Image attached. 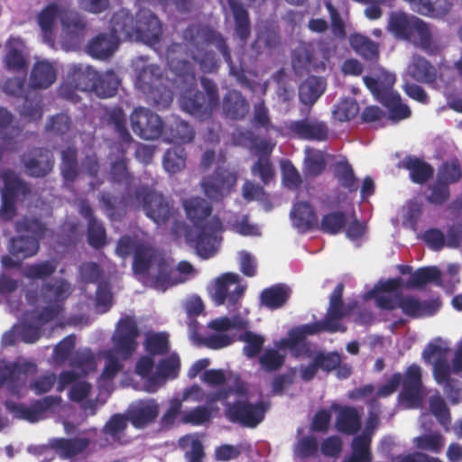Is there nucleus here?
<instances>
[{
  "instance_id": "nucleus-1",
  "label": "nucleus",
  "mask_w": 462,
  "mask_h": 462,
  "mask_svg": "<svg viewBox=\"0 0 462 462\" xmlns=\"http://www.w3.org/2000/svg\"><path fill=\"white\" fill-rule=\"evenodd\" d=\"M182 37L196 49H199L203 44H212L223 56L224 60L229 67V72L238 82L243 85H249L245 71L237 68L232 60L231 51L226 38L214 28L202 23H191L186 27L182 32Z\"/></svg>"
},
{
  "instance_id": "nucleus-2",
  "label": "nucleus",
  "mask_w": 462,
  "mask_h": 462,
  "mask_svg": "<svg viewBox=\"0 0 462 462\" xmlns=\"http://www.w3.org/2000/svg\"><path fill=\"white\" fill-rule=\"evenodd\" d=\"M159 65L143 66L138 72L134 85L146 96L147 101L158 110L166 109L173 101V93Z\"/></svg>"
},
{
  "instance_id": "nucleus-3",
  "label": "nucleus",
  "mask_w": 462,
  "mask_h": 462,
  "mask_svg": "<svg viewBox=\"0 0 462 462\" xmlns=\"http://www.w3.org/2000/svg\"><path fill=\"white\" fill-rule=\"evenodd\" d=\"M200 84L206 94L199 89L188 88L180 97V106L183 111L199 119L211 117L219 105V94L217 84L207 77L200 78Z\"/></svg>"
},
{
  "instance_id": "nucleus-4",
  "label": "nucleus",
  "mask_w": 462,
  "mask_h": 462,
  "mask_svg": "<svg viewBox=\"0 0 462 462\" xmlns=\"http://www.w3.org/2000/svg\"><path fill=\"white\" fill-rule=\"evenodd\" d=\"M134 198L145 216L159 226L167 225L179 216L173 199L161 192L142 186L135 189Z\"/></svg>"
},
{
  "instance_id": "nucleus-5",
  "label": "nucleus",
  "mask_w": 462,
  "mask_h": 462,
  "mask_svg": "<svg viewBox=\"0 0 462 462\" xmlns=\"http://www.w3.org/2000/svg\"><path fill=\"white\" fill-rule=\"evenodd\" d=\"M246 291V285L237 273H226L217 277L208 289L211 300L216 306L226 305L237 309Z\"/></svg>"
},
{
  "instance_id": "nucleus-6",
  "label": "nucleus",
  "mask_w": 462,
  "mask_h": 462,
  "mask_svg": "<svg viewBox=\"0 0 462 462\" xmlns=\"http://www.w3.org/2000/svg\"><path fill=\"white\" fill-rule=\"evenodd\" d=\"M180 229L184 231L186 243L193 246L201 258L208 259L216 254L217 234L222 227L208 229L203 226L193 229L183 221H174L172 233L178 236Z\"/></svg>"
},
{
  "instance_id": "nucleus-7",
  "label": "nucleus",
  "mask_w": 462,
  "mask_h": 462,
  "mask_svg": "<svg viewBox=\"0 0 462 462\" xmlns=\"http://www.w3.org/2000/svg\"><path fill=\"white\" fill-rule=\"evenodd\" d=\"M268 408L263 401L252 403L247 400H237L226 404L225 414L229 421L254 429L264 420Z\"/></svg>"
},
{
  "instance_id": "nucleus-8",
  "label": "nucleus",
  "mask_w": 462,
  "mask_h": 462,
  "mask_svg": "<svg viewBox=\"0 0 462 462\" xmlns=\"http://www.w3.org/2000/svg\"><path fill=\"white\" fill-rule=\"evenodd\" d=\"M139 335L140 330L134 317L120 319L111 338L113 348L109 351L116 353L124 361L129 359L136 351Z\"/></svg>"
},
{
  "instance_id": "nucleus-9",
  "label": "nucleus",
  "mask_w": 462,
  "mask_h": 462,
  "mask_svg": "<svg viewBox=\"0 0 462 462\" xmlns=\"http://www.w3.org/2000/svg\"><path fill=\"white\" fill-rule=\"evenodd\" d=\"M402 389L399 400L407 409H419L426 397L422 383L421 368L417 364L410 365L402 376Z\"/></svg>"
},
{
  "instance_id": "nucleus-10",
  "label": "nucleus",
  "mask_w": 462,
  "mask_h": 462,
  "mask_svg": "<svg viewBox=\"0 0 462 462\" xmlns=\"http://www.w3.org/2000/svg\"><path fill=\"white\" fill-rule=\"evenodd\" d=\"M182 207L187 218L192 224L191 228L206 226L208 229L222 227L221 220L212 216L213 207L205 199L200 197H191L182 201Z\"/></svg>"
},
{
  "instance_id": "nucleus-11",
  "label": "nucleus",
  "mask_w": 462,
  "mask_h": 462,
  "mask_svg": "<svg viewBox=\"0 0 462 462\" xmlns=\"http://www.w3.org/2000/svg\"><path fill=\"white\" fill-rule=\"evenodd\" d=\"M133 132L142 139L155 140L163 133L162 118L145 107L135 108L130 116Z\"/></svg>"
},
{
  "instance_id": "nucleus-12",
  "label": "nucleus",
  "mask_w": 462,
  "mask_h": 462,
  "mask_svg": "<svg viewBox=\"0 0 462 462\" xmlns=\"http://www.w3.org/2000/svg\"><path fill=\"white\" fill-rule=\"evenodd\" d=\"M236 182V176L234 173L217 167L212 174L202 179L200 186L208 199L219 202L229 195Z\"/></svg>"
},
{
  "instance_id": "nucleus-13",
  "label": "nucleus",
  "mask_w": 462,
  "mask_h": 462,
  "mask_svg": "<svg viewBox=\"0 0 462 462\" xmlns=\"http://www.w3.org/2000/svg\"><path fill=\"white\" fill-rule=\"evenodd\" d=\"M344 284L338 283L329 297V305L325 319L329 324L337 328V332H346V327L342 323V319L349 316L357 307L356 300H351L346 304L343 301Z\"/></svg>"
},
{
  "instance_id": "nucleus-14",
  "label": "nucleus",
  "mask_w": 462,
  "mask_h": 462,
  "mask_svg": "<svg viewBox=\"0 0 462 462\" xmlns=\"http://www.w3.org/2000/svg\"><path fill=\"white\" fill-rule=\"evenodd\" d=\"M289 134L302 140L322 142L328 137V125L315 118H303L285 124Z\"/></svg>"
},
{
  "instance_id": "nucleus-15",
  "label": "nucleus",
  "mask_w": 462,
  "mask_h": 462,
  "mask_svg": "<svg viewBox=\"0 0 462 462\" xmlns=\"http://www.w3.org/2000/svg\"><path fill=\"white\" fill-rule=\"evenodd\" d=\"M162 35L159 18L150 11H141L136 15L134 38L147 44H156Z\"/></svg>"
},
{
  "instance_id": "nucleus-16",
  "label": "nucleus",
  "mask_w": 462,
  "mask_h": 462,
  "mask_svg": "<svg viewBox=\"0 0 462 462\" xmlns=\"http://www.w3.org/2000/svg\"><path fill=\"white\" fill-rule=\"evenodd\" d=\"M182 51L183 46L181 43H171L167 48L166 51L167 63L171 70H172L177 77L181 79L183 82L188 83L190 87L196 86L197 79L194 63L177 57V53Z\"/></svg>"
},
{
  "instance_id": "nucleus-17",
  "label": "nucleus",
  "mask_w": 462,
  "mask_h": 462,
  "mask_svg": "<svg viewBox=\"0 0 462 462\" xmlns=\"http://www.w3.org/2000/svg\"><path fill=\"white\" fill-rule=\"evenodd\" d=\"M22 162L28 176L32 178H44L49 175L54 167V158L47 149L35 148L32 156H22Z\"/></svg>"
},
{
  "instance_id": "nucleus-18",
  "label": "nucleus",
  "mask_w": 462,
  "mask_h": 462,
  "mask_svg": "<svg viewBox=\"0 0 462 462\" xmlns=\"http://www.w3.org/2000/svg\"><path fill=\"white\" fill-rule=\"evenodd\" d=\"M330 408L337 412L335 427L338 432L355 435L361 430L362 414L357 408L337 403H333Z\"/></svg>"
},
{
  "instance_id": "nucleus-19",
  "label": "nucleus",
  "mask_w": 462,
  "mask_h": 462,
  "mask_svg": "<svg viewBox=\"0 0 462 462\" xmlns=\"http://www.w3.org/2000/svg\"><path fill=\"white\" fill-rule=\"evenodd\" d=\"M79 212L88 221V245L95 249L103 248L106 244V231L104 224L95 217L93 208L86 200L79 204Z\"/></svg>"
},
{
  "instance_id": "nucleus-20",
  "label": "nucleus",
  "mask_w": 462,
  "mask_h": 462,
  "mask_svg": "<svg viewBox=\"0 0 462 462\" xmlns=\"http://www.w3.org/2000/svg\"><path fill=\"white\" fill-rule=\"evenodd\" d=\"M90 442V439L85 437L54 438L50 439L48 446H44L42 448L54 450L61 459H70L83 453Z\"/></svg>"
},
{
  "instance_id": "nucleus-21",
  "label": "nucleus",
  "mask_w": 462,
  "mask_h": 462,
  "mask_svg": "<svg viewBox=\"0 0 462 462\" xmlns=\"http://www.w3.org/2000/svg\"><path fill=\"white\" fill-rule=\"evenodd\" d=\"M119 43L120 40L117 35L111 32H100L89 40L86 50L92 58L106 60L114 55Z\"/></svg>"
},
{
  "instance_id": "nucleus-22",
  "label": "nucleus",
  "mask_w": 462,
  "mask_h": 462,
  "mask_svg": "<svg viewBox=\"0 0 462 462\" xmlns=\"http://www.w3.org/2000/svg\"><path fill=\"white\" fill-rule=\"evenodd\" d=\"M250 105L246 97L236 89L228 90L222 99V111L226 118L242 121L248 115Z\"/></svg>"
},
{
  "instance_id": "nucleus-23",
  "label": "nucleus",
  "mask_w": 462,
  "mask_h": 462,
  "mask_svg": "<svg viewBox=\"0 0 462 462\" xmlns=\"http://www.w3.org/2000/svg\"><path fill=\"white\" fill-rule=\"evenodd\" d=\"M72 292L70 283L64 278H54L42 284L40 298L46 304H60L64 308L66 300Z\"/></svg>"
},
{
  "instance_id": "nucleus-24",
  "label": "nucleus",
  "mask_w": 462,
  "mask_h": 462,
  "mask_svg": "<svg viewBox=\"0 0 462 462\" xmlns=\"http://www.w3.org/2000/svg\"><path fill=\"white\" fill-rule=\"evenodd\" d=\"M160 412L154 399L142 400L128 411V420L136 429H143L155 421Z\"/></svg>"
},
{
  "instance_id": "nucleus-25",
  "label": "nucleus",
  "mask_w": 462,
  "mask_h": 462,
  "mask_svg": "<svg viewBox=\"0 0 462 462\" xmlns=\"http://www.w3.org/2000/svg\"><path fill=\"white\" fill-rule=\"evenodd\" d=\"M292 65L294 69L310 71L325 70L326 64L318 57L314 45L310 42H303L293 52Z\"/></svg>"
},
{
  "instance_id": "nucleus-26",
  "label": "nucleus",
  "mask_w": 462,
  "mask_h": 462,
  "mask_svg": "<svg viewBox=\"0 0 462 462\" xmlns=\"http://www.w3.org/2000/svg\"><path fill=\"white\" fill-rule=\"evenodd\" d=\"M60 396L49 395L33 401L30 406L18 404L14 407V411L20 418L31 422H35L41 418L43 412L60 405Z\"/></svg>"
},
{
  "instance_id": "nucleus-27",
  "label": "nucleus",
  "mask_w": 462,
  "mask_h": 462,
  "mask_svg": "<svg viewBox=\"0 0 462 462\" xmlns=\"http://www.w3.org/2000/svg\"><path fill=\"white\" fill-rule=\"evenodd\" d=\"M57 79V69L48 60L36 61L30 73L29 87L32 89H47Z\"/></svg>"
},
{
  "instance_id": "nucleus-28",
  "label": "nucleus",
  "mask_w": 462,
  "mask_h": 462,
  "mask_svg": "<svg viewBox=\"0 0 462 462\" xmlns=\"http://www.w3.org/2000/svg\"><path fill=\"white\" fill-rule=\"evenodd\" d=\"M235 22V32L239 40L245 42L251 35V23L247 9L239 0H225ZM224 4V0H221Z\"/></svg>"
},
{
  "instance_id": "nucleus-29",
  "label": "nucleus",
  "mask_w": 462,
  "mask_h": 462,
  "mask_svg": "<svg viewBox=\"0 0 462 462\" xmlns=\"http://www.w3.org/2000/svg\"><path fill=\"white\" fill-rule=\"evenodd\" d=\"M291 215L294 226L301 233H306L318 227V217L313 207L309 202L300 201L295 203Z\"/></svg>"
},
{
  "instance_id": "nucleus-30",
  "label": "nucleus",
  "mask_w": 462,
  "mask_h": 462,
  "mask_svg": "<svg viewBox=\"0 0 462 462\" xmlns=\"http://www.w3.org/2000/svg\"><path fill=\"white\" fill-rule=\"evenodd\" d=\"M97 71L90 65L72 64L68 69V79L82 92H92Z\"/></svg>"
},
{
  "instance_id": "nucleus-31",
  "label": "nucleus",
  "mask_w": 462,
  "mask_h": 462,
  "mask_svg": "<svg viewBox=\"0 0 462 462\" xmlns=\"http://www.w3.org/2000/svg\"><path fill=\"white\" fill-rule=\"evenodd\" d=\"M136 25V18L125 9H120L116 12L110 20V32L117 35L120 40L121 36L126 39L134 37Z\"/></svg>"
},
{
  "instance_id": "nucleus-32",
  "label": "nucleus",
  "mask_w": 462,
  "mask_h": 462,
  "mask_svg": "<svg viewBox=\"0 0 462 462\" xmlns=\"http://www.w3.org/2000/svg\"><path fill=\"white\" fill-rule=\"evenodd\" d=\"M333 175L338 185L349 194L356 193L359 188V180L352 165L346 159L333 164Z\"/></svg>"
},
{
  "instance_id": "nucleus-33",
  "label": "nucleus",
  "mask_w": 462,
  "mask_h": 462,
  "mask_svg": "<svg viewBox=\"0 0 462 462\" xmlns=\"http://www.w3.org/2000/svg\"><path fill=\"white\" fill-rule=\"evenodd\" d=\"M402 165L409 171L411 181L417 184L427 182L434 174L430 164L415 156H406L402 161Z\"/></svg>"
},
{
  "instance_id": "nucleus-34",
  "label": "nucleus",
  "mask_w": 462,
  "mask_h": 462,
  "mask_svg": "<svg viewBox=\"0 0 462 462\" xmlns=\"http://www.w3.org/2000/svg\"><path fill=\"white\" fill-rule=\"evenodd\" d=\"M410 76L421 83L432 84L437 80V69L425 58L415 56L408 67Z\"/></svg>"
},
{
  "instance_id": "nucleus-35",
  "label": "nucleus",
  "mask_w": 462,
  "mask_h": 462,
  "mask_svg": "<svg viewBox=\"0 0 462 462\" xmlns=\"http://www.w3.org/2000/svg\"><path fill=\"white\" fill-rule=\"evenodd\" d=\"M325 80L316 76L308 77L299 88V98L304 105L312 106L324 93Z\"/></svg>"
},
{
  "instance_id": "nucleus-36",
  "label": "nucleus",
  "mask_w": 462,
  "mask_h": 462,
  "mask_svg": "<svg viewBox=\"0 0 462 462\" xmlns=\"http://www.w3.org/2000/svg\"><path fill=\"white\" fill-rule=\"evenodd\" d=\"M291 290L284 284H275L264 289L260 295L261 304L270 310L282 308L289 300Z\"/></svg>"
},
{
  "instance_id": "nucleus-37",
  "label": "nucleus",
  "mask_w": 462,
  "mask_h": 462,
  "mask_svg": "<svg viewBox=\"0 0 462 462\" xmlns=\"http://www.w3.org/2000/svg\"><path fill=\"white\" fill-rule=\"evenodd\" d=\"M380 102L387 107L389 118L393 121L406 119L411 116V109L402 102L401 96L398 93L383 91Z\"/></svg>"
},
{
  "instance_id": "nucleus-38",
  "label": "nucleus",
  "mask_w": 462,
  "mask_h": 462,
  "mask_svg": "<svg viewBox=\"0 0 462 462\" xmlns=\"http://www.w3.org/2000/svg\"><path fill=\"white\" fill-rule=\"evenodd\" d=\"M119 86V79L113 70L97 73L92 92L98 97L108 98L116 96Z\"/></svg>"
},
{
  "instance_id": "nucleus-39",
  "label": "nucleus",
  "mask_w": 462,
  "mask_h": 462,
  "mask_svg": "<svg viewBox=\"0 0 462 462\" xmlns=\"http://www.w3.org/2000/svg\"><path fill=\"white\" fill-rule=\"evenodd\" d=\"M184 42L190 48L191 59L199 67V69L203 73H213L216 72L220 65L217 55L212 51H205L204 47L208 44H203L199 50L193 47L184 38Z\"/></svg>"
},
{
  "instance_id": "nucleus-40",
  "label": "nucleus",
  "mask_w": 462,
  "mask_h": 462,
  "mask_svg": "<svg viewBox=\"0 0 462 462\" xmlns=\"http://www.w3.org/2000/svg\"><path fill=\"white\" fill-rule=\"evenodd\" d=\"M371 442V435L367 432L356 436L351 443V456L344 462H372Z\"/></svg>"
},
{
  "instance_id": "nucleus-41",
  "label": "nucleus",
  "mask_w": 462,
  "mask_h": 462,
  "mask_svg": "<svg viewBox=\"0 0 462 462\" xmlns=\"http://www.w3.org/2000/svg\"><path fill=\"white\" fill-rule=\"evenodd\" d=\"M441 283V272L436 266L420 267L412 273L406 282L409 289H420L428 283Z\"/></svg>"
},
{
  "instance_id": "nucleus-42",
  "label": "nucleus",
  "mask_w": 462,
  "mask_h": 462,
  "mask_svg": "<svg viewBox=\"0 0 462 462\" xmlns=\"http://www.w3.org/2000/svg\"><path fill=\"white\" fill-rule=\"evenodd\" d=\"M413 15L402 12H393L388 21V30L397 38L410 40L412 36Z\"/></svg>"
},
{
  "instance_id": "nucleus-43",
  "label": "nucleus",
  "mask_w": 462,
  "mask_h": 462,
  "mask_svg": "<svg viewBox=\"0 0 462 462\" xmlns=\"http://www.w3.org/2000/svg\"><path fill=\"white\" fill-rule=\"evenodd\" d=\"M39 248L40 245L36 238H32L26 235H20L11 239L9 251L12 255L25 259L35 255Z\"/></svg>"
},
{
  "instance_id": "nucleus-44",
  "label": "nucleus",
  "mask_w": 462,
  "mask_h": 462,
  "mask_svg": "<svg viewBox=\"0 0 462 462\" xmlns=\"http://www.w3.org/2000/svg\"><path fill=\"white\" fill-rule=\"evenodd\" d=\"M61 11L62 8H60L56 3H52L43 8L38 14V23L47 42L52 41L54 23L57 17L60 19Z\"/></svg>"
},
{
  "instance_id": "nucleus-45",
  "label": "nucleus",
  "mask_w": 462,
  "mask_h": 462,
  "mask_svg": "<svg viewBox=\"0 0 462 462\" xmlns=\"http://www.w3.org/2000/svg\"><path fill=\"white\" fill-rule=\"evenodd\" d=\"M353 49L362 58L371 62H377L379 60L378 44L370 40L368 37L361 34H354L350 39Z\"/></svg>"
},
{
  "instance_id": "nucleus-46",
  "label": "nucleus",
  "mask_w": 462,
  "mask_h": 462,
  "mask_svg": "<svg viewBox=\"0 0 462 462\" xmlns=\"http://www.w3.org/2000/svg\"><path fill=\"white\" fill-rule=\"evenodd\" d=\"M26 364L12 363L0 367V385L6 384L10 388L19 387L27 373Z\"/></svg>"
},
{
  "instance_id": "nucleus-47",
  "label": "nucleus",
  "mask_w": 462,
  "mask_h": 462,
  "mask_svg": "<svg viewBox=\"0 0 462 462\" xmlns=\"http://www.w3.org/2000/svg\"><path fill=\"white\" fill-rule=\"evenodd\" d=\"M347 217L343 211H332L324 215L321 221L318 222V227L320 231L328 235L339 234L346 226Z\"/></svg>"
},
{
  "instance_id": "nucleus-48",
  "label": "nucleus",
  "mask_w": 462,
  "mask_h": 462,
  "mask_svg": "<svg viewBox=\"0 0 462 462\" xmlns=\"http://www.w3.org/2000/svg\"><path fill=\"white\" fill-rule=\"evenodd\" d=\"M155 252L152 248L139 244L134 251L133 271L136 274H145L152 262L156 261Z\"/></svg>"
},
{
  "instance_id": "nucleus-49",
  "label": "nucleus",
  "mask_w": 462,
  "mask_h": 462,
  "mask_svg": "<svg viewBox=\"0 0 462 462\" xmlns=\"http://www.w3.org/2000/svg\"><path fill=\"white\" fill-rule=\"evenodd\" d=\"M60 171L66 182H74L79 176L78 151L68 147L61 152Z\"/></svg>"
},
{
  "instance_id": "nucleus-50",
  "label": "nucleus",
  "mask_w": 462,
  "mask_h": 462,
  "mask_svg": "<svg viewBox=\"0 0 462 462\" xmlns=\"http://www.w3.org/2000/svg\"><path fill=\"white\" fill-rule=\"evenodd\" d=\"M60 23L63 31L72 36L82 34L86 29L85 20L74 10L62 8L60 12Z\"/></svg>"
},
{
  "instance_id": "nucleus-51",
  "label": "nucleus",
  "mask_w": 462,
  "mask_h": 462,
  "mask_svg": "<svg viewBox=\"0 0 462 462\" xmlns=\"http://www.w3.org/2000/svg\"><path fill=\"white\" fill-rule=\"evenodd\" d=\"M187 153L185 149L177 145L168 149L162 159L163 168L171 174L182 171L186 166Z\"/></svg>"
},
{
  "instance_id": "nucleus-52",
  "label": "nucleus",
  "mask_w": 462,
  "mask_h": 462,
  "mask_svg": "<svg viewBox=\"0 0 462 462\" xmlns=\"http://www.w3.org/2000/svg\"><path fill=\"white\" fill-rule=\"evenodd\" d=\"M128 420V416L120 413L114 414L106 421L102 431L105 435L109 436L113 442L123 445L125 442L122 439L127 428Z\"/></svg>"
},
{
  "instance_id": "nucleus-53",
  "label": "nucleus",
  "mask_w": 462,
  "mask_h": 462,
  "mask_svg": "<svg viewBox=\"0 0 462 462\" xmlns=\"http://www.w3.org/2000/svg\"><path fill=\"white\" fill-rule=\"evenodd\" d=\"M2 180L4 182L2 193L14 196L18 194L26 196L31 192L28 184L12 170H5L2 174Z\"/></svg>"
},
{
  "instance_id": "nucleus-54",
  "label": "nucleus",
  "mask_w": 462,
  "mask_h": 462,
  "mask_svg": "<svg viewBox=\"0 0 462 462\" xmlns=\"http://www.w3.org/2000/svg\"><path fill=\"white\" fill-rule=\"evenodd\" d=\"M195 137L194 128L186 121L176 119L170 127L169 141L176 144L191 143Z\"/></svg>"
},
{
  "instance_id": "nucleus-55",
  "label": "nucleus",
  "mask_w": 462,
  "mask_h": 462,
  "mask_svg": "<svg viewBox=\"0 0 462 462\" xmlns=\"http://www.w3.org/2000/svg\"><path fill=\"white\" fill-rule=\"evenodd\" d=\"M107 124L113 125L122 142H132L133 138L126 126V116L121 107H114L107 113Z\"/></svg>"
},
{
  "instance_id": "nucleus-56",
  "label": "nucleus",
  "mask_w": 462,
  "mask_h": 462,
  "mask_svg": "<svg viewBox=\"0 0 462 462\" xmlns=\"http://www.w3.org/2000/svg\"><path fill=\"white\" fill-rule=\"evenodd\" d=\"M144 348L150 356L167 354L170 350L169 335L165 332L148 334L144 340Z\"/></svg>"
},
{
  "instance_id": "nucleus-57",
  "label": "nucleus",
  "mask_w": 462,
  "mask_h": 462,
  "mask_svg": "<svg viewBox=\"0 0 462 462\" xmlns=\"http://www.w3.org/2000/svg\"><path fill=\"white\" fill-rule=\"evenodd\" d=\"M15 231L19 234H30V237L36 238L39 242L43 238L47 231L46 225L36 217H24L15 224Z\"/></svg>"
},
{
  "instance_id": "nucleus-58",
  "label": "nucleus",
  "mask_w": 462,
  "mask_h": 462,
  "mask_svg": "<svg viewBox=\"0 0 462 462\" xmlns=\"http://www.w3.org/2000/svg\"><path fill=\"white\" fill-rule=\"evenodd\" d=\"M430 304L421 302L412 296H402L398 294V308L409 317L418 318L428 312Z\"/></svg>"
},
{
  "instance_id": "nucleus-59",
  "label": "nucleus",
  "mask_w": 462,
  "mask_h": 462,
  "mask_svg": "<svg viewBox=\"0 0 462 462\" xmlns=\"http://www.w3.org/2000/svg\"><path fill=\"white\" fill-rule=\"evenodd\" d=\"M438 180L445 181L448 185L457 183L462 179L460 162L453 158L444 162L439 168Z\"/></svg>"
},
{
  "instance_id": "nucleus-60",
  "label": "nucleus",
  "mask_w": 462,
  "mask_h": 462,
  "mask_svg": "<svg viewBox=\"0 0 462 462\" xmlns=\"http://www.w3.org/2000/svg\"><path fill=\"white\" fill-rule=\"evenodd\" d=\"M251 124L255 128H262L266 132L276 130V127L272 123L269 108L263 100L254 105Z\"/></svg>"
},
{
  "instance_id": "nucleus-61",
  "label": "nucleus",
  "mask_w": 462,
  "mask_h": 462,
  "mask_svg": "<svg viewBox=\"0 0 462 462\" xmlns=\"http://www.w3.org/2000/svg\"><path fill=\"white\" fill-rule=\"evenodd\" d=\"M238 340L245 343L243 347V353L248 358H254L260 354L264 344V337L263 336L250 330H245L240 334Z\"/></svg>"
},
{
  "instance_id": "nucleus-62",
  "label": "nucleus",
  "mask_w": 462,
  "mask_h": 462,
  "mask_svg": "<svg viewBox=\"0 0 462 462\" xmlns=\"http://www.w3.org/2000/svg\"><path fill=\"white\" fill-rule=\"evenodd\" d=\"M359 113V105L354 98L340 100L333 110V116L339 122H348Z\"/></svg>"
},
{
  "instance_id": "nucleus-63",
  "label": "nucleus",
  "mask_w": 462,
  "mask_h": 462,
  "mask_svg": "<svg viewBox=\"0 0 462 462\" xmlns=\"http://www.w3.org/2000/svg\"><path fill=\"white\" fill-rule=\"evenodd\" d=\"M180 369V360L176 353L171 354L166 358L162 359L156 368V376L168 379H174L178 376Z\"/></svg>"
},
{
  "instance_id": "nucleus-64",
  "label": "nucleus",
  "mask_w": 462,
  "mask_h": 462,
  "mask_svg": "<svg viewBox=\"0 0 462 462\" xmlns=\"http://www.w3.org/2000/svg\"><path fill=\"white\" fill-rule=\"evenodd\" d=\"M110 180L114 183L124 184L130 187L134 182V176L127 168V160L118 159L112 162L110 167Z\"/></svg>"
}]
</instances>
